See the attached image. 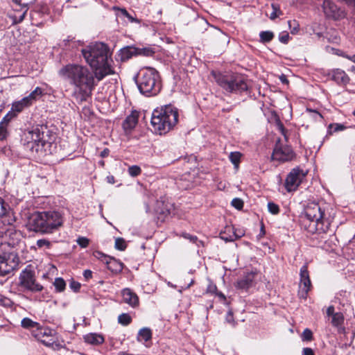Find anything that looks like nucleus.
Wrapping results in <instances>:
<instances>
[{
    "label": "nucleus",
    "mask_w": 355,
    "mask_h": 355,
    "mask_svg": "<svg viewBox=\"0 0 355 355\" xmlns=\"http://www.w3.org/2000/svg\"><path fill=\"white\" fill-rule=\"evenodd\" d=\"M58 74L74 87L72 96L78 103L87 100L96 85L94 73L81 64H66L59 70Z\"/></svg>",
    "instance_id": "f257e3e1"
},
{
    "label": "nucleus",
    "mask_w": 355,
    "mask_h": 355,
    "mask_svg": "<svg viewBox=\"0 0 355 355\" xmlns=\"http://www.w3.org/2000/svg\"><path fill=\"white\" fill-rule=\"evenodd\" d=\"M81 53L86 63L92 69L98 81L115 73L112 66V52L106 44L99 42L91 43L82 49Z\"/></svg>",
    "instance_id": "f03ea898"
},
{
    "label": "nucleus",
    "mask_w": 355,
    "mask_h": 355,
    "mask_svg": "<svg viewBox=\"0 0 355 355\" xmlns=\"http://www.w3.org/2000/svg\"><path fill=\"white\" fill-rule=\"evenodd\" d=\"M63 214L58 211H35L28 219L30 230L42 234H52L63 225Z\"/></svg>",
    "instance_id": "7ed1b4c3"
},
{
    "label": "nucleus",
    "mask_w": 355,
    "mask_h": 355,
    "mask_svg": "<svg viewBox=\"0 0 355 355\" xmlns=\"http://www.w3.org/2000/svg\"><path fill=\"white\" fill-rule=\"evenodd\" d=\"M178 110L172 105L154 110L150 123L155 132L162 135L169 132L178 121Z\"/></svg>",
    "instance_id": "20e7f679"
},
{
    "label": "nucleus",
    "mask_w": 355,
    "mask_h": 355,
    "mask_svg": "<svg viewBox=\"0 0 355 355\" xmlns=\"http://www.w3.org/2000/svg\"><path fill=\"white\" fill-rule=\"evenodd\" d=\"M137 85L142 94L146 96H156L162 89L159 72L153 67L142 68L138 73Z\"/></svg>",
    "instance_id": "39448f33"
},
{
    "label": "nucleus",
    "mask_w": 355,
    "mask_h": 355,
    "mask_svg": "<svg viewBox=\"0 0 355 355\" xmlns=\"http://www.w3.org/2000/svg\"><path fill=\"white\" fill-rule=\"evenodd\" d=\"M42 129V127L33 128L26 135V148L39 157L51 153L50 149L51 144L44 139V132Z\"/></svg>",
    "instance_id": "423d86ee"
},
{
    "label": "nucleus",
    "mask_w": 355,
    "mask_h": 355,
    "mask_svg": "<svg viewBox=\"0 0 355 355\" xmlns=\"http://www.w3.org/2000/svg\"><path fill=\"white\" fill-rule=\"evenodd\" d=\"M216 83L225 92L229 93H242L248 89L247 79L236 73H218L215 75Z\"/></svg>",
    "instance_id": "0eeeda50"
},
{
    "label": "nucleus",
    "mask_w": 355,
    "mask_h": 355,
    "mask_svg": "<svg viewBox=\"0 0 355 355\" xmlns=\"http://www.w3.org/2000/svg\"><path fill=\"white\" fill-rule=\"evenodd\" d=\"M304 212L306 217L310 221L315 223L317 232L324 233L328 231L330 222L325 218L324 211L318 203L315 202L308 203Z\"/></svg>",
    "instance_id": "6e6552de"
},
{
    "label": "nucleus",
    "mask_w": 355,
    "mask_h": 355,
    "mask_svg": "<svg viewBox=\"0 0 355 355\" xmlns=\"http://www.w3.org/2000/svg\"><path fill=\"white\" fill-rule=\"evenodd\" d=\"M10 246V250L0 254V275L5 276L17 269L19 258L15 243H7Z\"/></svg>",
    "instance_id": "1a4fd4ad"
},
{
    "label": "nucleus",
    "mask_w": 355,
    "mask_h": 355,
    "mask_svg": "<svg viewBox=\"0 0 355 355\" xmlns=\"http://www.w3.org/2000/svg\"><path fill=\"white\" fill-rule=\"evenodd\" d=\"M19 286L24 291L40 292L43 286L36 282L35 272L28 267L21 271L19 277Z\"/></svg>",
    "instance_id": "9d476101"
},
{
    "label": "nucleus",
    "mask_w": 355,
    "mask_h": 355,
    "mask_svg": "<svg viewBox=\"0 0 355 355\" xmlns=\"http://www.w3.org/2000/svg\"><path fill=\"white\" fill-rule=\"evenodd\" d=\"M272 160L279 162H285L291 161L295 157V153L291 146L284 145L278 139L272 154Z\"/></svg>",
    "instance_id": "9b49d317"
},
{
    "label": "nucleus",
    "mask_w": 355,
    "mask_h": 355,
    "mask_svg": "<svg viewBox=\"0 0 355 355\" xmlns=\"http://www.w3.org/2000/svg\"><path fill=\"white\" fill-rule=\"evenodd\" d=\"M306 172L299 167L294 168L288 173L285 180V187L288 192L295 191L305 178Z\"/></svg>",
    "instance_id": "f8f14e48"
},
{
    "label": "nucleus",
    "mask_w": 355,
    "mask_h": 355,
    "mask_svg": "<svg viewBox=\"0 0 355 355\" xmlns=\"http://www.w3.org/2000/svg\"><path fill=\"white\" fill-rule=\"evenodd\" d=\"M94 256L107 266L108 270L113 273H119L122 271L123 264L116 259L109 257L101 252L96 251Z\"/></svg>",
    "instance_id": "ddd939ff"
},
{
    "label": "nucleus",
    "mask_w": 355,
    "mask_h": 355,
    "mask_svg": "<svg viewBox=\"0 0 355 355\" xmlns=\"http://www.w3.org/2000/svg\"><path fill=\"white\" fill-rule=\"evenodd\" d=\"M300 284L299 291V295L302 298H306L308 292L309 291L311 287V282L309 278L308 267L306 265H304L300 268Z\"/></svg>",
    "instance_id": "4468645a"
},
{
    "label": "nucleus",
    "mask_w": 355,
    "mask_h": 355,
    "mask_svg": "<svg viewBox=\"0 0 355 355\" xmlns=\"http://www.w3.org/2000/svg\"><path fill=\"white\" fill-rule=\"evenodd\" d=\"M323 10L328 18L339 19L344 17V12L330 0H324L322 5Z\"/></svg>",
    "instance_id": "2eb2a0df"
},
{
    "label": "nucleus",
    "mask_w": 355,
    "mask_h": 355,
    "mask_svg": "<svg viewBox=\"0 0 355 355\" xmlns=\"http://www.w3.org/2000/svg\"><path fill=\"white\" fill-rule=\"evenodd\" d=\"M257 272H247L234 283V286L237 289L247 291L250 288L254 285Z\"/></svg>",
    "instance_id": "dca6fc26"
},
{
    "label": "nucleus",
    "mask_w": 355,
    "mask_h": 355,
    "mask_svg": "<svg viewBox=\"0 0 355 355\" xmlns=\"http://www.w3.org/2000/svg\"><path fill=\"white\" fill-rule=\"evenodd\" d=\"M0 218H3V223L8 225L12 224L15 221L12 210L1 198H0Z\"/></svg>",
    "instance_id": "f3484780"
},
{
    "label": "nucleus",
    "mask_w": 355,
    "mask_h": 355,
    "mask_svg": "<svg viewBox=\"0 0 355 355\" xmlns=\"http://www.w3.org/2000/svg\"><path fill=\"white\" fill-rule=\"evenodd\" d=\"M331 80L339 85H347L350 80L349 77L345 71L340 69H335L329 73Z\"/></svg>",
    "instance_id": "a211bd4d"
},
{
    "label": "nucleus",
    "mask_w": 355,
    "mask_h": 355,
    "mask_svg": "<svg viewBox=\"0 0 355 355\" xmlns=\"http://www.w3.org/2000/svg\"><path fill=\"white\" fill-rule=\"evenodd\" d=\"M123 300L125 303L129 304L132 308L139 305V297L130 288H124L121 291Z\"/></svg>",
    "instance_id": "6ab92c4d"
},
{
    "label": "nucleus",
    "mask_w": 355,
    "mask_h": 355,
    "mask_svg": "<svg viewBox=\"0 0 355 355\" xmlns=\"http://www.w3.org/2000/svg\"><path fill=\"white\" fill-rule=\"evenodd\" d=\"M139 114L136 111L131 112L123 122V128L125 132H130L133 130L138 122Z\"/></svg>",
    "instance_id": "aec40b11"
},
{
    "label": "nucleus",
    "mask_w": 355,
    "mask_h": 355,
    "mask_svg": "<svg viewBox=\"0 0 355 355\" xmlns=\"http://www.w3.org/2000/svg\"><path fill=\"white\" fill-rule=\"evenodd\" d=\"M36 329L37 332L35 334V336L37 340H40L46 346H51L53 345V341L51 339H46L51 334V331L49 329L40 328L39 327H37V329Z\"/></svg>",
    "instance_id": "412c9836"
},
{
    "label": "nucleus",
    "mask_w": 355,
    "mask_h": 355,
    "mask_svg": "<svg viewBox=\"0 0 355 355\" xmlns=\"http://www.w3.org/2000/svg\"><path fill=\"white\" fill-rule=\"evenodd\" d=\"M84 340L88 344L98 345L104 343L105 338L102 334L89 333L84 336Z\"/></svg>",
    "instance_id": "4be33fe9"
},
{
    "label": "nucleus",
    "mask_w": 355,
    "mask_h": 355,
    "mask_svg": "<svg viewBox=\"0 0 355 355\" xmlns=\"http://www.w3.org/2000/svg\"><path fill=\"white\" fill-rule=\"evenodd\" d=\"M345 318L341 312H336V314H334L331 317V323L332 326L338 329L339 333H344L345 331V327L343 326L344 323Z\"/></svg>",
    "instance_id": "5701e85b"
},
{
    "label": "nucleus",
    "mask_w": 355,
    "mask_h": 355,
    "mask_svg": "<svg viewBox=\"0 0 355 355\" xmlns=\"http://www.w3.org/2000/svg\"><path fill=\"white\" fill-rule=\"evenodd\" d=\"M134 55H137V47L134 46L123 48L119 53V56L122 62L129 60Z\"/></svg>",
    "instance_id": "b1692460"
},
{
    "label": "nucleus",
    "mask_w": 355,
    "mask_h": 355,
    "mask_svg": "<svg viewBox=\"0 0 355 355\" xmlns=\"http://www.w3.org/2000/svg\"><path fill=\"white\" fill-rule=\"evenodd\" d=\"M171 205L165 202L161 198L156 202L155 211L157 214L167 216L170 214Z\"/></svg>",
    "instance_id": "393cba45"
},
{
    "label": "nucleus",
    "mask_w": 355,
    "mask_h": 355,
    "mask_svg": "<svg viewBox=\"0 0 355 355\" xmlns=\"http://www.w3.org/2000/svg\"><path fill=\"white\" fill-rule=\"evenodd\" d=\"M44 94V90L37 87L30 94L26 96V101H29L32 105L35 101L40 98Z\"/></svg>",
    "instance_id": "a878e982"
},
{
    "label": "nucleus",
    "mask_w": 355,
    "mask_h": 355,
    "mask_svg": "<svg viewBox=\"0 0 355 355\" xmlns=\"http://www.w3.org/2000/svg\"><path fill=\"white\" fill-rule=\"evenodd\" d=\"M152 338V332L149 328L144 327L139 331L137 335V340L139 342L144 341L147 342Z\"/></svg>",
    "instance_id": "bb28decb"
},
{
    "label": "nucleus",
    "mask_w": 355,
    "mask_h": 355,
    "mask_svg": "<svg viewBox=\"0 0 355 355\" xmlns=\"http://www.w3.org/2000/svg\"><path fill=\"white\" fill-rule=\"evenodd\" d=\"M31 105L29 101H26V97L23 98L21 100L15 102L12 104V109L14 112H20L25 107H29Z\"/></svg>",
    "instance_id": "cd10ccee"
},
{
    "label": "nucleus",
    "mask_w": 355,
    "mask_h": 355,
    "mask_svg": "<svg viewBox=\"0 0 355 355\" xmlns=\"http://www.w3.org/2000/svg\"><path fill=\"white\" fill-rule=\"evenodd\" d=\"M274 37V33L270 31H261L259 33L260 42L263 44L270 42Z\"/></svg>",
    "instance_id": "c85d7f7f"
},
{
    "label": "nucleus",
    "mask_w": 355,
    "mask_h": 355,
    "mask_svg": "<svg viewBox=\"0 0 355 355\" xmlns=\"http://www.w3.org/2000/svg\"><path fill=\"white\" fill-rule=\"evenodd\" d=\"M21 327L25 329H37V327L40 326L39 323L33 321L31 319L28 318H24L21 320Z\"/></svg>",
    "instance_id": "c756f323"
},
{
    "label": "nucleus",
    "mask_w": 355,
    "mask_h": 355,
    "mask_svg": "<svg viewBox=\"0 0 355 355\" xmlns=\"http://www.w3.org/2000/svg\"><path fill=\"white\" fill-rule=\"evenodd\" d=\"M155 53V51L151 47H144V48H137V55H144V56H152Z\"/></svg>",
    "instance_id": "7c9ffc66"
},
{
    "label": "nucleus",
    "mask_w": 355,
    "mask_h": 355,
    "mask_svg": "<svg viewBox=\"0 0 355 355\" xmlns=\"http://www.w3.org/2000/svg\"><path fill=\"white\" fill-rule=\"evenodd\" d=\"M241 154L239 152H232L229 155L230 162L234 165L236 168H238L239 164L240 163Z\"/></svg>",
    "instance_id": "2f4dec72"
},
{
    "label": "nucleus",
    "mask_w": 355,
    "mask_h": 355,
    "mask_svg": "<svg viewBox=\"0 0 355 355\" xmlns=\"http://www.w3.org/2000/svg\"><path fill=\"white\" fill-rule=\"evenodd\" d=\"M53 285L57 292H62L65 289L66 283L61 277L55 278Z\"/></svg>",
    "instance_id": "473e14b6"
},
{
    "label": "nucleus",
    "mask_w": 355,
    "mask_h": 355,
    "mask_svg": "<svg viewBox=\"0 0 355 355\" xmlns=\"http://www.w3.org/2000/svg\"><path fill=\"white\" fill-rule=\"evenodd\" d=\"M346 128V127L340 123H331L329 125L328 128V133L332 134V132L343 131Z\"/></svg>",
    "instance_id": "72a5a7b5"
},
{
    "label": "nucleus",
    "mask_w": 355,
    "mask_h": 355,
    "mask_svg": "<svg viewBox=\"0 0 355 355\" xmlns=\"http://www.w3.org/2000/svg\"><path fill=\"white\" fill-rule=\"evenodd\" d=\"M131 320V317L128 313H122L118 317V322L123 325L129 324Z\"/></svg>",
    "instance_id": "f704fd0d"
},
{
    "label": "nucleus",
    "mask_w": 355,
    "mask_h": 355,
    "mask_svg": "<svg viewBox=\"0 0 355 355\" xmlns=\"http://www.w3.org/2000/svg\"><path fill=\"white\" fill-rule=\"evenodd\" d=\"M128 171L130 176L137 177L141 174V169L137 165H132L128 168Z\"/></svg>",
    "instance_id": "c9c22d12"
},
{
    "label": "nucleus",
    "mask_w": 355,
    "mask_h": 355,
    "mask_svg": "<svg viewBox=\"0 0 355 355\" xmlns=\"http://www.w3.org/2000/svg\"><path fill=\"white\" fill-rule=\"evenodd\" d=\"M114 247L116 249L123 251L127 248V244L123 238H117L115 240Z\"/></svg>",
    "instance_id": "e433bc0d"
},
{
    "label": "nucleus",
    "mask_w": 355,
    "mask_h": 355,
    "mask_svg": "<svg viewBox=\"0 0 355 355\" xmlns=\"http://www.w3.org/2000/svg\"><path fill=\"white\" fill-rule=\"evenodd\" d=\"M21 8H22V12L16 13L15 15V21L17 23H20L24 20V19L26 16V14L28 11V6H26V8H24L23 6H21Z\"/></svg>",
    "instance_id": "4c0bfd02"
},
{
    "label": "nucleus",
    "mask_w": 355,
    "mask_h": 355,
    "mask_svg": "<svg viewBox=\"0 0 355 355\" xmlns=\"http://www.w3.org/2000/svg\"><path fill=\"white\" fill-rule=\"evenodd\" d=\"M268 209L272 214H277L279 212V206L272 202H269L268 203Z\"/></svg>",
    "instance_id": "58836bf2"
},
{
    "label": "nucleus",
    "mask_w": 355,
    "mask_h": 355,
    "mask_svg": "<svg viewBox=\"0 0 355 355\" xmlns=\"http://www.w3.org/2000/svg\"><path fill=\"white\" fill-rule=\"evenodd\" d=\"M8 135L7 126L6 124H3V123H0V140H4Z\"/></svg>",
    "instance_id": "ea45409f"
},
{
    "label": "nucleus",
    "mask_w": 355,
    "mask_h": 355,
    "mask_svg": "<svg viewBox=\"0 0 355 355\" xmlns=\"http://www.w3.org/2000/svg\"><path fill=\"white\" fill-rule=\"evenodd\" d=\"M232 205L238 210L242 209L243 207V202L241 199L235 198L232 200Z\"/></svg>",
    "instance_id": "a19ab883"
},
{
    "label": "nucleus",
    "mask_w": 355,
    "mask_h": 355,
    "mask_svg": "<svg viewBox=\"0 0 355 355\" xmlns=\"http://www.w3.org/2000/svg\"><path fill=\"white\" fill-rule=\"evenodd\" d=\"M272 8L273 11L270 14V18L271 19H275L278 16L282 15V11L279 10V7L275 4H272Z\"/></svg>",
    "instance_id": "79ce46f5"
},
{
    "label": "nucleus",
    "mask_w": 355,
    "mask_h": 355,
    "mask_svg": "<svg viewBox=\"0 0 355 355\" xmlns=\"http://www.w3.org/2000/svg\"><path fill=\"white\" fill-rule=\"evenodd\" d=\"M303 340L309 341L313 338V333L309 329H305L302 334Z\"/></svg>",
    "instance_id": "37998d69"
},
{
    "label": "nucleus",
    "mask_w": 355,
    "mask_h": 355,
    "mask_svg": "<svg viewBox=\"0 0 355 355\" xmlns=\"http://www.w3.org/2000/svg\"><path fill=\"white\" fill-rule=\"evenodd\" d=\"M37 245L38 248L46 247V248L49 249L51 247V242L45 239H39L37 241Z\"/></svg>",
    "instance_id": "c03bdc74"
},
{
    "label": "nucleus",
    "mask_w": 355,
    "mask_h": 355,
    "mask_svg": "<svg viewBox=\"0 0 355 355\" xmlns=\"http://www.w3.org/2000/svg\"><path fill=\"white\" fill-rule=\"evenodd\" d=\"M77 243L81 248H87L89 243V240L86 237H78L77 239Z\"/></svg>",
    "instance_id": "a18cd8bd"
},
{
    "label": "nucleus",
    "mask_w": 355,
    "mask_h": 355,
    "mask_svg": "<svg viewBox=\"0 0 355 355\" xmlns=\"http://www.w3.org/2000/svg\"><path fill=\"white\" fill-rule=\"evenodd\" d=\"M17 4L26 8V6H28L30 4L33 3L35 0H12Z\"/></svg>",
    "instance_id": "49530a36"
},
{
    "label": "nucleus",
    "mask_w": 355,
    "mask_h": 355,
    "mask_svg": "<svg viewBox=\"0 0 355 355\" xmlns=\"http://www.w3.org/2000/svg\"><path fill=\"white\" fill-rule=\"evenodd\" d=\"M289 35L287 32H282L279 35V40L283 44H287L289 40Z\"/></svg>",
    "instance_id": "de8ad7c7"
},
{
    "label": "nucleus",
    "mask_w": 355,
    "mask_h": 355,
    "mask_svg": "<svg viewBox=\"0 0 355 355\" xmlns=\"http://www.w3.org/2000/svg\"><path fill=\"white\" fill-rule=\"evenodd\" d=\"M306 112L311 114V116L313 118H314L315 120H320L322 119V116L320 113H319L318 111L307 108Z\"/></svg>",
    "instance_id": "09e8293b"
},
{
    "label": "nucleus",
    "mask_w": 355,
    "mask_h": 355,
    "mask_svg": "<svg viewBox=\"0 0 355 355\" xmlns=\"http://www.w3.org/2000/svg\"><path fill=\"white\" fill-rule=\"evenodd\" d=\"M288 24L291 28L293 25L294 26L293 28L291 31V32L292 34H295L299 30V25L297 24V21L295 20L293 21H289Z\"/></svg>",
    "instance_id": "8fccbe9b"
},
{
    "label": "nucleus",
    "mask_w": 355,
    "mask_h": 355,
    "mask_svg": "<svg viewBox=\"0 0 355 355\" xmlns=\"http://www.w3.org/2000/svg\"><path fill=\"white\" fill-rule=\"evenodd\" d=\"M69 286L70 288L74 291L75 292H77L80 290V284L77 282H75V281H72L70 284H69Z\"/></svg>",
    "instance_id": "3c124183"
},
{
    "label": "nucleus",
    "mask_w": 355,
    "mask_h": 355,
    "mask_svg": "<svg viewBox=\"0 0 355 355\" xmlns=\"http://www.w3.org/2000/svg\"><path fill=\"white\" fill-rule=\"evenodd\" d=\"M327 315L329 317V318H331L332 316H334V314H336V312H335V308L334 306H329L327 309Z\"/></svg>",
    "instance_id": "603ef678"
},
{
    "label": "nucleus",
    "mask_w": 355,
    "mask_h": 355,
    "mask_svg": "<svg viewBox=\"0 0 355 355\" xmlns=\"http://www.w3.org/2000/svg\"><path fill=\"white\" fill-rule=\"evenodd\" d=\"M13 116L12 113H8L2 119L1 123H3V124H6V126L8 125V123L11 120L12 117Z\"/></svg>",
    "instance_id": "864d4df0"
},
{
    "label": "nucleus",
    "mask_w": 355,
    "mask_h": 355,
    "mask_svg": "<svg viewBox=\"0 0 355 355\" xmlns=\"http://www.w3.org/2000/svg\"><path fill=\"white\" fill-rule=\"evenodd\" d=\"M302 355H315V354L311 348L305 347L302 349Z\"/></svg>",
    "instance_id": "5fc2aeb1"
},
{
    "label": "nucleus",
    "mask_w": 355,
    "mask_h": 355,
    "mask_svg": "<svg viewBox=\"0 0 355 355\" xmlns=\"http://www.w3.org/2000/svg\"><path fill=\"white\" fill-rule=\"evenodd\" d=\"M83 276L85 279L88 280L92 277V272L90 270H85L83 272Z\"/></svg>",
    "instance_id": "6e6d98bb"
},
{
    "label": "nucleus",
    "mask_w": 355,
    "mask_h": 355,
    "mask_svg": "<svg viewBox=\"0 0 355 355\" xmlns=\"http://www.w3.org/2000/svg\"><path fill=\"white\" fill-rule=\"evenodd\" d=\"M184 238H186L187 239H189L193 243H195L198 240L197 236H192V235H190L189 234H184Z\"/></svg>",
    "instance_id": "4d7b16f0"
},
{
    "label": "nucleus",
    "mask_w": 355,
    "mask_h": 355,
    "mask_svg": "<svg viewBox=\"0 0 355 355\" xmlns=\"http://www.w3.org/2000/svg\"><path fill=\"white\" fill-rule=\"evenodd\" d=\"M226 320L231 323L234 321L233 320V314L231 311H229L226 315Z\"/></svg>",
    "instance_id": "13d9d810"
},
{
    "label": "nucleus",
    "mask_w": 355,
    "mask_h": 355,
    "mask_svg": "<svg viewBox=\"0 0 355 355\" xmlns=\"http://www.w3.org/2000/svg\"><path fill=\"white\" fill-rule=\"evenodd\" d=\"M125 17H127L128 19V20L130 21V22H136V23H139V20L137 19V18H135L133 17L132 15H130V14H128V16H126Z\"/></svg>",
    "instance_id": "bf43d9fd"
},
{
    "label": "nucleus",
    "mask_w": 355,
    "mask_h": 355,
    "mask_svg": "<svg viewBox=\"0 0 355 355\" xmlns=\"http://www.w3.org/2000/svg\"><path fill=\"white\" fill-rule=\"evenodd\" d=\"M110 153V150L108 148H105L101 153V157H106L108 156Z\"/></svg>",
    "instance_id": "052dcab7"
},
{
    "label": "nucleus",
    "mask_w": 355,
    "mask_h": 355,
    "mask_svg": "<svg viewBox=\"0 0 355 355\" xmlns=\"http://www.w3.org/2000/svg\"><path fill=\"white\" fill-rule=\"evenodd\" d=\"M119 10L123 16H124V17L128 16L129 13L125 8H120Z\"/></svg>",
    "instance_id": "680f3d73"
},
{
    "label": "nucleus",
    "mask_w": 355,
    "mask_h": 355,
    "mask_svg": "<svg viewBox=\"0 0 355 355\" xmlns=\"http://www.w3.org/2000/svg\"><path fill=\"white\" fill-rule=\"evenodd\" d=\"M107 182L110 184H114L115 182L114 181V177L112 175L107 176Z\"/></svg>",
    "instance_id": "e2e57ef3"
},
{
    "label": "nucleus",
    "mask_w": 355,
    "mask_h": 355,
    "mask_svg": "<svg viewBox=\"0 0 355 355\" xmlns=\"http://www.w3.org/2000/svg\"><path fill=\"white\" fill-rule=\"evenodd\" d=\"M345 57L355 63V54H354L352 55H345Z\"/></svg>",
    "instance_id": "0e129e2a"
},
{
    "label": "nucleus",
    "mask_w": 355,
    "mask_h": 355,
    "mask_svg": "<svg viewBox=\"0 0 355 355\" xmlns=\"http://www.w3.org/2000/svg\"><path fill=\"white\" fill-rule=\"evenodd\" d=\"M279 79H280V80H281V82H282V83H286V84H287V83H288V80H287V78H286V76H284V75L281 76H280V78H279Z\"/></svg>",
    "instance_id": "69168bd1"
},
{
    "label": "nucleus",
    "mask_w": 355,
    "mask_h": 355,
    "mask_svg": "<svg viewBox=\"0 0 355 355\" xmlns=\"http://www.w3.org/2000/svg\"><path fill=\"white\" fill-rule=\"evenodd\" d=\"M265 234L264 226L263 225L261 227L260 236H263Z\"/></svg>",
    "instance_id": "338daca9"
},
{
    "label": "nucleus",
    "mask_w": 355,
    "mask_h": 355,
    "mask_svg": "<svg viewBox=\"0 0 355 355\" xmlns=\"http://www.w3.org/2000/svg\"><path fill=\"white\" fill-rule=\"evenodd\" d=\"M279 128H280V130H281L282 133V134L286 137V135H285V131H286V130H285V128H284L283 125H282V124H281V125H280V126H279Z\"/></svg>",
    "instance_id": "774afa93"
}]
</instances>
